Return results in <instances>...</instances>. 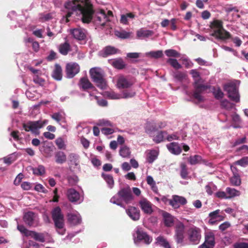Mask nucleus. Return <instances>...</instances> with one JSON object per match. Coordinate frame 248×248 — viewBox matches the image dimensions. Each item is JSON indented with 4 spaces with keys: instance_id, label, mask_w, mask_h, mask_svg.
I'll use <instances>...</instances> for the list:
<instances>
[{
    "instance_id": "nucleus-1",
    "label": "nucleus",
    "mask_w": 248,
    "mask_h": 248,
    "mask_svg": "<svg viewBox=\"0 0 248 248\" xmlns=\"http://www.w3.org/2000/svg\"><path fill=\"white\" fill-rule=\"evenodd\" d=\"M64 6L67 13L62 19L63 22L67 23L69 17L74 14L80 16L84 23H89L92 19L93 11L90 0H73L66 2Z\"/></svg>"
},
{
    "instance_id": "nucleus-2",
    "label": "nucleus",
    "mask_w": 248,
    "mask_h": 248,
    "mask_svg": "<svg viewBox=\"0 0 248 248\" xmlns=\"http://www.w3.org/2000/svg\"><path fill=\"white\" fill-rule=\"evenodd\" d=\"M210 27L211 35L216 39L224 41L231 38L230 33L223 28L222 21L214 20L211 22Z\"/></svg>"
},
{
    "instance_id": "nucleus-3",
    "label": "nucleus",
    "mask_w": 248,
    "mask_h": 248,
    "mask_svg": "<svg viewBox=\"0 0 248 248\" xmlns=\"http://www.w3.org/2000/svg\"><path fill=\"white\" fill-rule=\"evenodd\" d=\"M190 74L194 80V87L195 88L193 94L194 99L196 100V103H199L204 101L203 97L201 95V92L205 89V87L202 84V80L201 79L200 73L196 69H192L190 71Z\"/></svg>"
},
{
    "instance_id": "nucleus-4",
    "label": "nucleus",
    "mask_w": 248,
    "mask_h": 248,
    "mask_svg": "<svg viewBox=\"0 0 248 248\" xmlns=\"http://www.w3.org/2000/svg\"><path fill=\"white\" fill-rule=\"evenodd\" d=\"M133 197L129 188H123L120 190L117 194L112 197L110 202L121 207H124L123 203H130Z\"/></svg>"
},
{
    "instance_id": "nucleus-5",
    "label": "nucleus",
    "mask_w": 248,
    "mask_h": 248,
    "mask_svg": "<svg viewBox=\"0 0 248 248\" xmlns=\"http://www.w3.org/2000/svg\"><path fill=\"white\" fill-rule=\"evenodd\" d=\"M90 74L92 80L96 85L101 90H105L108 85L104 78L103 71L100 68L94 67L90 70Z\"/></svg>"
},
{
    "instance_id": "nucleus-6",
    "label": "nucleus",
    "mask_w": 248,
    "mask_h": 248,
    "mask_svg": "<svg viewBox=\"0 0 248 248\" xmlns=\"http://www.w3.org/2000/svg\"><path fill=\"white\" fill-rule=\"evenodd\" d=\"M52 216L57 232L60 234L63 235L65 232L64 228V217L59 207H56L52 210Z\"/></svg>"
},
{
    "instance_id": "nucleus-7",
    "label": "nucleus",
    "mask_w": 248,
    "mask_h": 248,
    "mask_svg": "<svg viewBox=\"0 0 248 248\" xmlns=\"http://www.w3.org/2000/svg\"><path fill=\"white\" fill-rule=\"evenodd\" d=\"M112 16L111 11H107L106 12L104 10L99 9L95 13L94 22L97 26L103 27L110 21Z\"/></svg>"
},
{
    "instance_id": "nucleus-8",
    "label": "nucleus",
    "mask_w": 248,
    "mask_h": 248,
    "mask_svg": "<svg viewBox=\"0 0 248 248\" xmlns=\"http://www.w3.org/2000/svg\"><path fill=\"white\" fill-rule=\"evenodd\" d=\"M224 90L227 92L228 97L232 100L235 102H239L240 96L238 93V87L235 83H229L225 84L224 86Z\"/></svg>"
},
{
    "instance_id": "nucleus-9",
    "label": "nucleus",
    "mask_w": 248,
    "mask_h": 248,
    "mask_svg": "<svg viewBox=\"0 0 248 248\" xmlns=\"http://www.w3.org/2000/svg\"><path fill=\"white\" fill-rule=\"evenodd\" d=\"M187 238L192 244H197L201 238V229L197 227L192 226L187 231Z\"/></svg>"
},
{
    "instance_id": "nucleus-10",
    "label": "nucleus",
    "mask_w": 248,
    "mask_h": 248,
    "mask_svg": "<svg viewBox=\"0 0 248 248\" xmlns=\"http://www.w3.org/2000/svg\"><path fill=\"white\" fill-rule=\"evenodd\" d=\"M133 237L134 242L136 244L143 241L145 243L149 244L152 241V237H150L139 227L136 228L135 233L133 234Z\"/></svg>"
},
{
    "instance_id": "nucleus-11",
    "label": "nucleus",
    "mask_w": 248,
    "mask_h": 248,
    "mask_svg": "<svg viewBox=\"0 0 248 248\" xmlns=\"http://www.w3.org/2000/svg\"><path fill=\"white\" fill-rule=\"evenodd\" d=\"M43 127L41 121L28 122L24 124L23 127L26 131H31L35 135L39 134V129Z\"/></svg>"
},
{
    "instance_id": "nucleus-12",
    "label": "nucleus",
    "mask_w": 248,
    "mask_h": 248,
    "mask_svg": "<svg viewBox=\"0 0 248 248\" xmlns=\"http://www.w3.org/2000/svg\"><path fill=\"white\" fill-rule=\"evenodd\" d=\"M24 221L30 226L36 227L39 225V218L37 215L32 212L26 213L24 216Z\"/></svg>"
},
{
    "instance_id": "nucleus-13",
    "label": "nucleus",
    "mask_w": 248,
    "mask_h": 248,
    "mask_svg": "<svg viewBox=\"0 0 248 248\" xmlns=\"http://www.w3.org/2000/svg\"><path fill=\"white\" fill-rule=\"evenodd\" d=\"M67 196L68 200L72 202L80 203L83 200L82 196L74 188L68 189Z\"/></svg>"
},
{
    "instance_id": "nucleus-14",
    "label": "nucleus",
    "mask_w": 248,
    "mask_h": 248,
    "mask_svg": "<svg viewBox=\"0 0 248 248\" xmlns=\"http://www.w3.org/2000/svg\"><path fill=\"white\" fill-rule=\"evenodd\" d=\"M166 124L164 122H159L155 123L153 122L147 123L145 126L146 132L152 136L153 132L159 129L163 128L166 126Z\"/></svg>"
},
{
    "instance_id": "nucleus-15",
    "label": "nucleus",
    "mask_w": 248,
    "mask_h": 248,
    "mask_svg": "<svg viewBox=\"0 0 248 248\" xmlns=\"http://www.w3.org/2000/svg\"><path fill=\"white\" fill-rule=\"evenodd\" d=\"M184 229L185 226L182 223L177 224L175 230V240L178 244L184 245Z\"/></svg>"
},
{
    "instance_id": "nucleus-16",
    "label": "nucleus",
    "mask_w": 248,
    "mask_h": 248,
    "mask_svg": "<svg viewBox=\"0 0 248 248\" xmlns=\"http://www.w3.org/2000/svg\"><path fill=\"white\" fill-rule=\"evenodd\" d=\"M80 70L79 65L76 62H70L66 64V72L68 78L74 77L78 74Z\"/></svg>"
},
{
    "instance_id": "nucleus-17",
    "label": "nucleus",
    "mask_w": 248,
    "mask_h": 248,
    "mask_svg": "<svg viewBox=\"0 0 248 248\" xmlns=\"http://www.w3.org/2000/svg\"><path fill=\"white\" fill-rule=\"evenodd\" d=\"M215 235L213 232H207L205 234V240L204 243L198 248H213L215 246Z\"/></svg>"
},
{
    "instance_id": "nucleus-18",
    "label": "nucleus",
    "mask_w": 248,
    "mask_h": 248,
    "mask_svg": "<svg viewBox=\"0 0 248 248\" xmlns=\"http://www.w3.org/2000/svg\"><path fill=\"white\" fill-rule=\"evenodd\" d=\"M186 202L187 201L185 198L178 195L172 196V199L169 201V204L175 209L179 207V204L184 205Z\"/></svg>"
},
{
    "instance_id": "nucleus-19",
    "label": "nucleus",
    "mask_w": 248,
    "mask_h": 248,
    "mask_svg": "<svg viewBox=\"0 0 248 248\" xmlns=\"http://www.w3.org/2000/svg\"><path fill=\"white\" fill-rule=\"evenodd\" d=\"M142 211L146 214L150 215L153 212V204L146 199H142L139 202Z\"/></svg>"
},
{
    "instance_id": "nucleus-20",
    "label": "nucleus",
    "mask_w": 248,
    "mask_h": 248,
    "mask_svg": "<svg viewBox=\"0 0 248 248\" xmlns=\"http://www.w3.org/2000/svg\"><path fill=\"white\" fill-rule=\"evenodd\" d=\"M133 84V82L130 80L125 78L124 76L118 78L116 86L118 89H125L130 87Z\"/></svg>"
},
{
    "instance_id": "nucleus-21",
    "label": "nucleus",
    "mask_w": 248,
    "mask_h": 248,
    "mask_svg": "<svg viewBox=\"0 0 248 248\" xmlns=\"http://www.w3.org/2000/svg\"><path fill=\"white\" fill-rule=\"evenodd\" d=\"M73 37L79 40H84L86 38V31L82 28H76L71 30Z\"/></svg>"
},
{
    "instance_id": "nucleus-22",
    "label": "nucleus",
    "mask_w": 248,
    "mask_h": 248,
    "mask_svg": "<svg viewBox=\"0 0 248 248\" xmlns=\"http://www.w3.org/2000/svg\"><path fill=\"white\" fill-rule=\"evenodd\" d=\"M126 212L128 216L133 220L137 221L140 219V212L139 210L134 207H129L126 210Z\"/></svg>"
},
{
    "instance_id": "nucleus-23",
    "label": "nucleus",
    "mask_w": 248,
    "mask_h": 248,
    "mask_svg": "<svg viewBox=\"0 0 248 248\" xmlns=\"http://www.w3.org/2000/svg\"><path fill=\"white\" fill-rule=\"evenodd\" d=\"M219 210H217L210 213L209 215L210 217L209 223L211 224H214L216 222L222 220V217L221 216L219 215Z\"/></svg>"
},
{
    "instance_id": "nucleus-24",
    "label": "nucleus",
    "mask_w": 248,
    "mask_h": 248,
    "mask_svg": "<svg viewBox=\"0 0 248 248\" xmlns=\"http://www.w3.org/2000/svg\"><path fill=\"white\" fill-rule=\"evenodd\" d=\"M168 150L174 155H179L182 152V149L177 142H171L167 145Z\"/></svg>"
},
{
    "instance_id": "nucleus-25",
    "label": "nucleus",
    "mask_w": 248,
    "mask_h": 248,
    "mask_svg": "<svg viewBox=\"0 0 248 248\" xmlns=\"http://www.w3.org/2000/svg\"><path fill=\"white\" fill-rule=\"evenodd\" d=\"M68 220L73 225H77L81 222V217L77 212L69 213L68 214Z\"/></svg>"
},
{
    "instance_id": "nucleus-26",
    "label": "nucleus",
    "mask_w": 248,
    "mask_h": 248,
    "mask_svg": "<svg viewBox=\"0 0 248 248\" xmlns=\"http://www.w3.org/2000/svg\"><path fill=\"white\" fill-rule=\"evenodd\" d=\"M119 52V50L111 46H107L100 52V55L103 57H107L108 55L115 54Z\"/></svg>"
},
{
    "instance_id": "nucleus-27",
    "label": "nucleus",
    "mask_w": 248,
    "mask_h": 248,
    "mask_svg": "<svg viewBox=\"0 0 248 248\" xmlns=\"http://www.w3.org/2000/svg\"><path fill=\"white\" fill-rule=\"evenodd\" d=\"M154 32L151 30L143 28L140 29L137 31V37L140 39H145L152 36Z\"/></svg>"
},
{
    "instance_id": "nucleus-28",
    "label": "nucleus",
    "mask_w": 248,
    "mask_h": 248,
    "mask_svg": "<svg viewBox=\"0 0 248 248\" xmlns=\"http://www.w3.org/2000/svg\"><path fill=\"white\" fill-rule=\"evenodd\" d=\"M146 153V160L149 163H152L157 157L158 152L156 150H147Z\"/></svg>"
},
{
    "instance_id": "nucleus-29",
    "label": "nucleus",
    "mask_w": 248,
    "mask_h": 248,
    "mask_svg": "<svg viewBox=\"0 0 248 248\" xmlns=\"http://www.w3.org/2000/svg\"><path fill=\"white\" fill-rule=\"evenodd\" d=\"M79 85L80 87H81L83 90L93 89V91H96V89L92 85L89 79L86 78H83L80 79Z\"/></svg>"
},
{
    "instance_id": "nucleus-30",
    "label": "nucleus",
    "mask_w": 248,
    "mask_h": 248,
    "mask_svg": "<svg viewBox=\"0 0 248 248\" xmlns=\"http://www.w3.org/2000/svg\"><path fill=\"white\" fill-rule=\"evenodd\" d=\"M52 77L57 80H61L62 78V69L59 64H55L52 73Z\"/></svg>"
},
{
    "instance_id": "nucleus-31",
    "label": "nucleus",
    "mask_w": 248,
    "mask_h": 248,
    "mask_svg": "<svg viewBox=\"0 0 248 248\" xmlns=\"http://www.w3.org/2000/svg\"><path fill=\"white\" fill-rule=\"evenodd\" d=\"M134 17L135 15L131 13L122 15L121 16L120 22L123 24H127L129 21L133 20Z\"/></svg>"
},
{
    "instance_id": "nucleus-32",
    "label": "nucleus",
    "mask_w": 248,
    "mask_h": 248,
    "mask_svg": "<svg viewBox=\"0 0 248 248\" xmlns=\"http://www.w3.org/2000/svg\"><path fill=\"white\" fill-rule=\"evenodd\" d=\"M163 217L164 223L166 226L170 227L173 225L174 219L172 216L167 212H163Z\"/></svg>"
},
{
    "instance_id": "nucleus-33",
    "label": "nucleus",
    "mask_w": 248,
    "mask_h": 248,
    "mask_svg": "<svg viewBox=\"0 0 248 248\" xmlns=\"http://www.w3.org/2000/svg\"><path fill=\"white\" fill-rule=\"evenodd\" d=\"M226 192L227 194L228 199H231L235 197L240 195L241 193L239 191L232 188L227 187Z\"/></svg>"
},
{
    "instance_id": "nucleus-34",
    "label": "nucleus",
    "mask_w": 248,
    "mask_h": 248,
    "mask_svg": "<svg viewBox=\"0 0 248 248\" xmlns=\"http://www.w3.org/2000/svg\"><path fill=\"white\" fill-rule=\"evenodd\" d=\"M56 162L58 164H62L66 160L65 154L61 151L57 152L55 154Z\"/></svg>"
},
{
    "instance_id": "nucleus-35",
    "label": "nucleus",
    "mask_w": 248,
    "mask_h": 248,
    "mask_svg": "<svg viewBox=\"0 0 248 248\" xmlns=\"http://www.w3.org/2000/svg\"><path fill=\"white\" fill-rule=\"evenodd\" d=\"M29 236L34 238L35 240L41 242H45V237L43 233H38L34 231H31L29 234Z\"/></svg>"
},
{
    "instance_id": "nucleus-36",
    "label": "nucleus",
    "mask_w": 248,
    "mask_h": 248,
    "mask_svg": "<svg viewBox=\"0 0 248 248\" xmlns=\"http://www.w3.org/2000/svg\"><path fill=\"white\" fill-rule=\"evenodd\" d=\"M157 245L164 247V248H170L169 242L162 236L158 237L156 239Z\"/></svg>"
},
{
    "instance_id": "nucleus-37",
    "label": "nucleus",
    "mask_w": 248,
    "mask_h": 248,
    "mask_svg": "<svg viewBox=\"0 0 248 248\" xmlns=\"http://www.w3.org/2000/svg\"><path fill=\"white\" fill-rule=\"evenodd\" d=\"M59 52L63 55L67 54L70 50V45L68 43L65 42L61 44L59 47Z\"/></svg>"
},
{
    "instance_id": "nucleus-38",
    "label": "nucleus",
    "mask_w": 248,
    "mask_h": 248,
    "mask_svg": "<svg viewBox=\"0 0 248 248\" xmlns=\"http://www.w3.org/2000/svg\"><path fill=\"white\" fill-rule=\"evenodd\" d=\"M89 95L90 97V100H93V99H95L97 100V104L98 105L101 106V107H105L107 106L108 105L107 101L105 99H101L98 100V97L94 95V93H90Z\"/></svg>"
},
{
    "instance_id": "nucleus-39",
    "label": "nucleus",
    "mask_w": 248,
    "mask_h": 248,
    "mask_svg": "<svg viewBox=\"0 0 248 248\" xmlns=\"http://www.w3.org/2000/svg\"><path fill=\"white\" fill-rule=\"evenodd\" d=\"M167 133L165 132L160 131L158 132L155 136H154L153 140L156 143H159L163 141Z\"/></svg>"
},
{
    "instance_id": "nucleus-40",
    "label": "nucleus",
    "mask_w": 248,
    "mask_h": 248,
    "mask_svg": "<svg viewBox=\"0 0 248 248\" xmlns=\"http://www.w3.org/2000/svg\"><path fill=\"white\" fill-rule=\"evenodd\" d=\"M102 176L108 184V186L110 188H112L114 185V180L112 176L102 173Z\"/></svg>"
},
{
    "instance_id": "nucleus-41",
    "label": "nucleus",
    "mask_w": 248,
    "mask_h": 248,
    "mask_svg": "<svg viewBox=\"0 0 248 248\" xmlns=\"http://www.w3.org/2000/svg\"><path fill=\"white\" fill-rule=\"evenodd\" d=\"M130 153L129 148L126 146L122 147L119 151L120 155L124 158L129 157L130 155Z\"/></svg>"
},
{
    "instance_id": "nucleus-42",
    "label": "nucleus",
    "mask_w": 248,
    "mask_h": 248,
    "mask_svg": "<svg viewBox=\"0 0 248 248\" xmlns=\"http://www.w3.org/2000/svg\"><path fill=\"white\" fill-rule=\"evenodd\" d=\"M105 95L111 99H119L122 98L121 94L117 93L112 91L106 92Z\"/></svg>"
},
{
    "instance_id": "nucleus-43",
    "label": "nucleus",
    "mask_w": 248,
    "mask_h": 248,
    "mask_svg": "<svg viewBox=\"0 0 248 248\" xmlns=\"http://www.w3.org/2000/svg\"><path fill=\"white\" fill-rule=\"evenodd\" d=\"M146 180L147 184L151 186L153 191L155 193H157V187L156 186L155 182L154 181L153 178L151 176H147Z\"/></svg>"
},
{
    "instance_id": "nucleus-44",
    "label": "nucleus",
    "mask_w": 248,
    "mask_h": 248,
    "mask_svg": "<svg viewBox=\"0 0 248 248\" xmlns=\"http://www.w3.org/2000/svg\"><path fill=\"white\" fill-rule=\"evenodd\" d=\"M146 55L152 58L157 59L161 58L163 56V54L162 50H157L155 51H153L147 52L146 53Z\"/></svg>"
},
{
    "instance_id": "nucleus-45",
    "label": "nucleus",
    "mask_w": 248,
    "mask_h": 248,
    "mask_svg": "<svg viewBox=\"0 0 248 248\" xmlns=\"http://www.w3.org/2000/svg\"><path fill=\"white\" fill-rule=\"evenodd\" d=\"M230 181L232 185L238 186L241 184V180L238 173H234V175L230 178Z\"/></svg>"
},
{
    "instance_id": "nucleus-46",
    "label": "nucleus",
    "mask_w": 248,
    "mask_h": 248,
    "mask_svg": "<svg viewBox=\"0 0 248 248\" xmlns=\"http://www.w3.org/2000/svg\"><path fill=\"white\" fill-rule=\"evenodd\" d=\"M136 92L133 90H125L121 94L122 98H129L134 97Z\"/></svg>"
},
{
    "instance_id": "nucleus-47",
    "label": "nucleus",
    "mask_w": 248,
    "mask_h": 248,
    "mask_svg": "<svg viewBox=\"0 0 248 248\" xmlns=\"http://www.w3.org/2000/svg\"><path fill=\"white\" fill-rule=\"evenodd\" d=\"M112 64L114 67L118 69H122L125 66L124 61L121 59L113 60L112 62Z\"/></svg>"
},
{
    "instance_id": "nucleus-48",
    "label": "nucleus",
    "mask_w": 248,
    "mask_h": 248,
    "mask_svg": "<svg viewBox=\"0 0 248 248\" xmlns=\"http://www.w3.org/2000/svg\"><path fill=\"white\" fill-rule=\"evenodd\" d=\"M115 34L117 37L122 39L128 38L130 36V33L125 31H115Z\"/></svg>"
},
{
    "instance_id": "nucleus-49",
    "label": "nucleus",
    "mask_w": 248,
    "mask_h": 248,
    "mask_svg": "<svg viewBox=\"0 0 248 248\" xmlns=\"http://www.w3.org/2000/svg\"><path fill=\"white\" fill-rule=\"evenodd\" d=\"M206 191L209 195H211L217 189V186L212 183H209L205 186Z\"/></svg>"
},
{
    "instance_id": "nucleus-50",
    "label": "nucleus",
    "mask_w": 248,
    "mask_h": 248,
    "mask_svg": "<svg viewBox=\"0 0 248 248\" xmlns=\"http://www.w3.org/2000/svg\"><path fill=\"white\" fill-rule=\"evenodd\" d=\"M165 54L169 57H179L180 54L174 49H170L165 50Z\"/></svg>"
},
{
    "instance_id": "nucleus-51",
    "label": "nucleus",
    "mask_w": 248,
    "mask_h": 248,
    "mask_svg": "<svg viewBox=\"0 0 248 248\" xmlns=\"http://www.w3.org/2000/svg\"><path fill=\"white\" fill-rule=\"evenodd\" d=\"M32 171L34 174L41 175L45 173V169L44 166L39 165L36 168H33Z\"/></svg>"
},
{
    "instance_id": "nucleus-52",
    "label": "nucleus",
    "mask_w": 248,
    "mask_h": 248,
    "mask_svg": "<svg viewBox=\"0 0 248 248\" xmlns=\"http://www.w3.org/2000/svg\"><path fill=\"white\" fill-rule=\"evenodd\" d=\"M221 106L222 107L225 108L227 110H230L233 108H234L235 109L236 108H234L235 105L233 103H231L229 101L227 100H224L221 102Z\"/></svg>"
},
{
    "instance_id": "nucleus-53",
    "label": "nucleus",
    "mask_w": 248,
    "mask_h": 248,
    "mask_svg": "<svg viewBox=\"0 0 248 248\" xmlns=\"http://www.w3.org/2000/svg\"><path fill=\"white\" fill-rule=\"evenodd\" d=\"M167 62L169 63L171 66L176 69H179L182 67L181 65L176 59L170 58L167 60Z\"/></svg>"
},
{
    "instance_id": "nucleus-54",
    "label": "nucleus",
    "mask_w": 248,
    "mask_h": 248,
    "mask_svg": "<svg viewBox=\"0 0 248 248\" xmlns=\"http://www.w3.org/2000/svg\"><path fill=\"white\" fill-rule=\"evenodd\" d=\"M234 165H238L242 167H246L248 165V157H244L241 159L235 162Z\"/></svg>"
},
{
    "instance_id": "nucleus-55",
    "label": "nucleus",
    "mask_w": 248,
    "mask_h": 248,
    "mask_svg": "<svg viewBox=\"0 0 248 248\" xmlns=\"http://www.w3.org/2000/svg\"><path fill=\"white\" fill-rule=\"evenodd\" d=\"M201 159L200 156L198 155H195L191 156L189 158V162L191 165H195L198 163Z\"/></svg>"
},
{
    "instance_id": "nucleus-56",
    "label": "nucleus",
    "mask_w": 248,
    "mask_h": 248,
    "mask_svg": "<svg viewBox=\"0 0 248 248\" xmlns=\"http://www.w3.org/2000/svg\"><path fill=\"white\" fill-rule=\"evenodd\" d=\"M187 77L186 72H177L174 74V77L179 80L185 79Z\"/></svg>"
},
{
    "instance_id": "nucleus-57",
    "label": "nucleus",
    "mask_w": 248,
    "mask_h": 248,
    "mask_svg": "<svg viewBox=\"0 0 248 248\" xmlns=\"http://www.w3.org/2000/svg\"><path fill=\"white\" fill-rule=\"evenodd\" d=\"M67 179L69 184L71 186H74L76 185L78 181V177L74 175L69 176L67 178Z\"/></svg>"
},
{
    "instance_id": "nucleus-58",
    "label": "nucleus",
    "mask_w": 248,
    "mask_h": 248,
    "mask_svg": "<svg viewBox=\"0 0 248 248\" xmlns=\"http://www.w3.org/2000/svg\"><path fill=\"white\" fill-rule=\"evenodd\" d=\"M213 93L215 95V97L217 99H221L224 95V93L221 91L220 89L217 88H215L214 89Z\"/></svg>"
},
{
    "instance_id": "nucleus-59",
    "label": "nucleus",
    "mask_w": 248,
    "mask_h": 248,
    "mask_svg": "<svg viewBox=\"0 0 248 248\" xmlns=\"http://www.w3.org/2000/svg\"><path fill=\"white\" fill-rule=\"evenodd\" d=\"M55 143L59 149H64L65 148L64 140L62 138L57 139Z\"/></svg>"
},
{
    "instance_id": "nucleus-60",
    "label": "nucleus",
    "mask_w": 248,
    "mask_h": 248,
    "mask_svg": "<svg viewBox=\"0 0 248 248\" xmlns=\"http://www.w3.org/2000/svg\"><path fill=\"white\" fill-rule=\"evenodd\" d=\"M17 229L22 233L24 234L26 236H29V234L31 232L28 230L23 225H17Z\"/></svg>"
},
{
    "instance_id": "nucleus-61",
    "label": "nucleus",
    "mask_w": 248,
    "mask_h": 248,
    "mask_svg": "<svg viewBox=\"0 0 248 248\" xmlns=\"http://www.w3.org/2000/svg\"><path fill=\"white\" fill-rule=\"evenodd\" d=\"M33 81L41 86H43L45 83V80L40 78L39 75L34 76L33 78Z\"/></svg>"
},
{
    "instance_id": "nucleus-62",
    "label": "nucleus",
    "mask_w": 248,
    "mask_h": 248,
    "mask_svg": "<svg viewBox=\"0 0 248 248\" xmlns=\"http://www.w3.org/2000/svg\"><path fill=\"white\" fill-rule=\"evenodd\" d=\"M215 196L219 199H228L226 191H218L215 193Z\"/></svg>"
},
{
    "instance_id": "nucleus-63",
    "label": "nucleus",
    "mask_w": 248,
    "mask_h": 248,
    "mask_svg": "<svg viewBox=\"0 0 248 248\" xmlns=\"http://www.w3.org/2000/svg\"><path fill=\"white\" fill-rule=\"evenodd\" d=\"M181 176L183 178L186 179L187 176V171L186 165L184 164H181Z\"/></svg>"
},
{
    "instance_id": "nucleus-64",
    "label": "nucleus",
    "mask_w": 248,
    "mask_h": 248,
    "mask_svg": "<svg viewBox=\"0 0 248 248\" xmlns=\"http://www.w3.org/2000/svg\"><path fill=\"white\" fill-rule=\"evenodd\" d=\"M51 118L59 123L63 118L62 114L60 112L55 113L51 115Z\"/></svg>"
}]
</instances>
